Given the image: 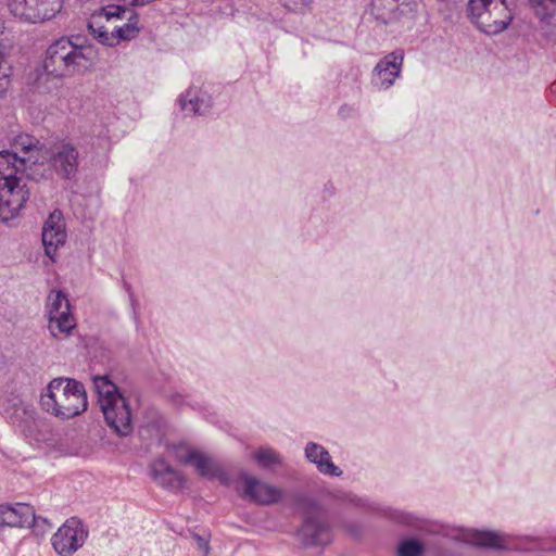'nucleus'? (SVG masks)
Returning a JSON list of instances; mask_svg holds the SVG:
<instances>
[{"instance_id":"obj_7","label":"nucleus","mask_w":556,"mask_h":556,"mask_svg":"<svg viewBox=\"0 0 556 556\" xmlns=\"http://www.w3.org/2000/svg\"><path fill=\"white\" fill-rule=\"evenodd\" d=\"M93 384L98 393V402L105 422L119 435L131 432V413L126 399L108 376H97Z\"/></svg>"},{"instance_id":"obj_20","label":"nucleus","mask_w":556,"mask_h":556,"mask_svg":"<svg viewBox=\"0 0 556 556\" xmlns=\"http://www.w3.org/2000/svg\"><path fill=\"white\" fill-rule=\"evenodd\" d=\"M251 458L258 467L275 470L285 465L283 456L270 446H260L252 454Z\"/></svg>"},{"instance_id":"obj_2","label":"nucleus","mask_w":556,"mask_h":556,"mask_svg":"<svg viewBox=\"0 0 556 556\" xmlns=\"http://www.w3.org/2000/svg\"><path fill=\"white\" fill-rule=\"evenodd\" d=\"M26 161L15 152L0 151V220L16 216L29 192L25 182Z\"/></svg>"},{"instance_id":"obj_30","label":"nucleus","mask_w":556,"mask_h":556,"mask_svg":"<svg viewBox=\"0 0 556 556\" xmlns=\"http://www.w3.org/2000/svg\"><path fill=\"white\" fill-rule=\"evenodd\" d=\"M406 525H408L409 527H413V528H416V529H420V525H419V521L410 516H407L404 520H403Z\"/></svg>"},{"instance_id":"obj_17","label":"nucleus","mask_w":556,"mask_h":556,"mask_svg":"<svg viewBox=\"0 0 556 556\" xmlns=\"http://www.w3.org/2000/svg\"><path fill=\"white\" fill-rule=\"evenodd\" d=\"M150 475L155 483L163 486H181L184 483L181 475L164 459H156L151 464Z\"/></svg>"},{"instance_id":"obj_6","label":"nucleus","mask_w":556,"mask_h":556,"mask_svg":"<svg viewBox=\"0 0 556 556\" xmlns=\"http://www.w3.org/2000/svg\"><path fill=\"white\" fill-rule=\"evenodd\" d=\"M181 460L193 467L195 472L207 481L224 485L260 486V480L248 470L226 464L205 452L190 448Z\"/></svg>"},{"instance_id":"obj_27","label":"nucleus","mask_w":556,"mask_h":556,"mask_svg":"<svg viewBox=\"0 0 556 556\" xmlns=\"http://www.w3.org/2000/svg\"><path fill=\"white\" fill-rule=\"evenodd\" d=\"M38 143L39 141L35 137L23 135L16 139L15 146L21 147L25 152H29L37 148Z\"/></svg>"},{"instance_id":"obj_19","label":"nucleus","mask_w":556,"mask_h":556,"mask_svg":"<svg viewBox=\"0 0 556 556\" xmlns=\"http://www.w3.org/2000/svg\"><path fill=\"white\" fill-rule=\"evenodd\" d=\"M48 330L58 340L66 339L76 327L75 319L71 312L48 316Z\"/></svg>"},{"instance_id":"obj_21","label":"nucleus","mask_w":556,"mask_h":556,"mask_svg":"<svg viewBox=\"0 0 556 556\" xmlns=\"http://www.w3.org/2000/svg\"><path fill=\"white\" fill-rule=\"evenodd\" d=\"M282 489H238L239 496L255 504H273L280 500Z\"/></svg>"},{"instance_id":"obj_1","label":"nucleus","mask_w":556,"mask_h":556,"mask_svg":"<svg viewBox=\"0 0 556 556\" xmlns=\"http://www.w3.org/2000/svg\"><path fill=\"white\" fill-rule=\"evenodd\" d=\"M97 59L91 45H84L79 37H62L51 43L43 60V71L37 74L35 90L48 93L56 88L62 77L85 71Z\"/></svg>"},{"instance_id":"obj_14","label":"nucleus","mask_w":556,"mask_h":556,"mask_svg":"<svg viewBox=\"0 0 556 556\" xmlns=\"http://www.w3.org/2000/svg\"><path fill=\"white\" fill-rule=\"evenodd\" d=\"M36 515L34 507L25 503L0 505V532L9 528H29L34 525Z\"/></svg>"},{"instance_id":"obj_13","label":"nucleus","mask_w":556,"mask_h":556,"mask_svg":"<svg viewBox=\"0 0 556 556\" xmlns=\"http://www.w3.org/2000/svg\"><path fill=\"white\" fill-rule=\"evenodd\" d=\"M41 240L47 256L54 261L58 249L63 247L66 241L65 224L61 211L54 210L45 222Z\"/></svg>"},{"instance_id":"obj_28","label":"nucleus","mask_w":556,"mask_h":556,"mask_svg":"<svg viewBox=\"0 0 556 556\" xmlns=\"http://www.w3.org/2000/svg\"><path fill=\"white\" fill-rule=\"evenodd\" d=\"M197 548L199 552L202 553V556H208L210 554V540L207 538H204L198 533L192 534Z\"/></svg>"},{"instance_id":"obj_11","label":"nucleus","mask_w":556,"mask_h":556,"mask_svg":"<svg viewBox=\"0 0 556 556\" xmlns=\"http://www.w3.org/2000/svg\"><path fill=\"white\" fill-rule=\"evenodd\" d=\"M88 538V530L78 518L67 519L52 535L51 544L60 556H73Z\"/></svg>"},{"instance_id":"obj_22","label":"nucleus","mask_w":556,"mask_h":556,"mask_svg":"<svg viewBox=\"0 0 556 556\" xmlns=\"http://www.w3.org/2000/svg\"><path fill=\"white\" fill-rule=\"evenodd\" d=\"M397 9V0H371V13L382 23H389L393 20Z\"/></svg>"},{"instance_id":"obj_16","label":"nucleus","mask_w":556,"mask_h":556,"mask_svg":"<svg viewBox=\"0 0 556 556\" xmlns=\"http://www.w3.org/2000/svg\"><path fill=\"white\" fill-rule=\"evenodd\" d=\"M181 111L186 115H203L212 106L211 96L195 87H190L181 93L177 100Z\"/></svg>"},{"instance_id":"obj_9","label":"nucleus","mask_w":556,"mask_h":556,"mask_svg":"<svg viewBox=\"0 0 556 556\" xmlns=\"http://www.w3.org/2000/svg\"><path fill=\"white\" fill-rule=\"evenodd\" d=\"M64 0H9L10 12L27 23H43L61 12Z\"/></svg>"},{"instance_id":"obj_25","label":"nucleus","mask_w":556,"mask_h":556,"mask_svg":"<svg viewBox=\"0 0 556 556\" xmlns=\"http://www.w3.org/2000/svg\"><path fill=\"white\" fill-rule=\"evenodd\" d=\"M424 545L415 539L402 541L397 547L399 556H422Z\"/></svg>"},{"instance_id":"obj_31","label":"nucleus","mask_w":556,"mask_h":556,"mask_svg":"<svg viewBox=\"0 0 556 556\" xmlns=\"http://www.w3.org/2000/svg\"><path fill=\"white\" fill-rule=\"evenodd\" d=\"M124 287H125L126 291L128 292L131 302H134V293L131 290V286L128 282L124 281Z\"/></svg>"},{"instance_id":"obj_10","label":"nucleus","mask_w":556,"mask_h":556,"mask_svg":"<svg viewBox=\"0 0 556 556\" xmlns=\"http://www.w3.org/2000/svg\"><path fill=\"white\" fill-rule=\"evenodd\" d=\"M80 160L79 150L72 141L60 140L51 147L49 164L61 179L76 180Z\"/></svg>"},{"instance_id":"obj_18","label":"nucleus","mask_w":556,"mask_h":556,"mask_svg":"<svg viewBox=\"0 0 556 556\" xmlns=\"http://www.w3.org/2000/svg\"><path fill=\"white\" fill-rule=\"evenodd\" d=\"M463 538L465 542L480 547H507L504 538L492 531L468 529L464 532Z\"/></svg>"},{"instance_id":"obj_26","label":"nucleus","mask_w":556,"mask_h":556,"mask_svg":"<svg viewBox=\"0 0 556 556\" xmlns=\"http://www.w3.org/2000/svg\"><path fill=\"white\" fill-rule=\"evenodd\" d=\"M278 2L289 11L301 12L308 8L313 0H278Z\"/></svg>"},{"instance_id":"obj_29","label":"nucleus","mask_w":556,"mask_h":556,"mask_svg":"<svg viewBox=\"0 0 556 556\" xmlns=\"http://www.w3.org/2000/svg\"><path fill=\"white\" fill-rule=\"evenodd\" d=\"M9 87V76L0 75V99H2Z\"/></svg>"},{"instance_id":"obj_5","label":"nucleus","mask_w":556,"mask_h":556,"mask_svg":"<svg viewBox=\"0 0 556 556\" xmlns=\"http://www.w3.org/2000/svg\"><path fill=\"white\" fill-rule=\"evenodd\" d=\"M291 506L304 518L296 531V538L304 547L330 543V527L325 518L324 505L313 492L308 489L298 490L292 494Z\"/></svg>"},{"instance_id":"obj_8","label":"nucleus","mask_w":556,"mask_h":556,"mask_svg":"<svg viewBox=\"0 0 556 556\" xmlns=\"http://www.w3.org/2000/svg\"><path fill=\"white\" fill-rule=\"evenodd\" d=\"M467 12L471 23L486 35L504 31L513 21L507 0H469Z\"/></svg>"},{"instance_id":"obj_23","label":"nucleus","mask_w":556,"mask_h":556,"mask_svg":"<svg viewBox=\"0 0 556 556\" xmlns=\"http://www.w3.org/2000/svg\"><path fill=\"white\" fill-rule=\"evenodd\" d=\"M46 312L48 316H55L71 312L70 301L60 290H52L47 300Z\"/></svg>"},{"instance_id":"obj_12","label":"nucleus","mask_w":556,"mask_h":556,"mask_svg":"<svg viewBox=\"0 0 556 556\" xmlns=\"http://www.w3.org/2000/svg\"><path fill=\"white\" fill-rule=\"evenodd\" d=\"M404 63V52L396 50L384 55L371 72V85L378 90L390 89L401 76Z\"/></svg>"},{"instance_id":"obj_4","label":"nucleus","mask_w":556,"mask_h":556,"mask_svg":"<svg viewBox=\"0 0 556 556\" xmlns=\"http://www.w3.org/2000/svg\"><path fill=\"white\" fill-rule=\"evenodd\" d=\"M88 29L101 45L114 47L137 37L140 31L139 18L132 9L106 5L89 22Z\"/></svg>"},{"instance_id":"obj_15","label":"nucleus","mask_w":556,"mask_h":556,"mask_svg":"<svg viewBox=\"0 0 556 556\" xmlns=\"http://www.w3.org/2000/svg\"><path fill=\"white\" fill-rule=\"evenodd\" d=\"M305 459L315 465L318 472L329 477L342 476V470L334 465L328 450L319 443L307 442L304 446Z\"/></svg>"},{"instance_id":"obj_3","label":"nucleus","mask_w":556,"mask_h":556,"mask_svg":"<svg viewBox=\"0 0 556 556\" xmlns=\"http://www.w3.org/2000/svg\"><path fill=\"white\" fill-rule=\"evenodd\" d=\"M40 407L60 418H74L87 410L88 401L84 384L73 378L52 379L40 393Z\"/></svg>"},{"instance_id":"obj_32","label":"nucleus","mask_w":556,"mask_h":556,"mask_svg":"<svg viewBox=\"0 0 556 556\" xmlns=\"http://www.w3.org/2000/svg\"><path fill=\"white\" fill-rule=\"evenodd\" d=\"M111 25H118V26H122V22L121 21H115L113 23H106L104 26H111Z\"/></svg>"},{"instance_id":"obj_24","label":"nucleus","mask_w":556,"mask_h":556,"mask_svg":"<svg viewBox=\"0 0 556 556\" xmlns=\"http://www.w3.org/2000/svg\"><path fill=\"white\" fill-rule=\"evenodd\" d=\"M541 21H549L555 12L556 0H529Z\"/></svg>"}]
</instances>
